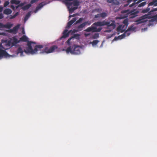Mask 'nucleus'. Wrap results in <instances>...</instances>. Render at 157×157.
I'll use <instances>...</instances> for the list:
<instances>
[{
    "label": "nucleus",
    "mask_w": 157,
    "mask_h": 157,
    "mask_svg": "<svg viewBox=\"0 0 157 157\" xmlns=\"http://www.w3.org/2000/svg\"><path fill=\"white\" fill-rule=\"evenodd\" d=\"M36 43L34 42H28L27 45L25 49L24 50V52L26 53H30L32 54H36L39 51V49L42 48H43V46L42 45H36L34 46V49H33L32 47H34V45Z\"/></svg>",
    "instance_id": "obj_1"
},
{
    "label": "nucleus",
    "mask_w": 157,
    "mask_h": 157,
    "mask_svg": "<svg viewBox=\"0 0 157 157\" xmlns=\"http://www.w3.org/2000/svg\"><path fill=\"white\" fill-rule=\"evenodd\" d=\"M77 0H65V3L68 9L69 13H72L74 10H76L77 6L79 5V2Z\"/></svg>",
    "instance_id": "obj_2"
},
{
    "label": "nucleus",
    "mask_w": 157,
    "mask_h": 157,
    "mask_svg": "<svg viewBox=\"0 0 157 157\" xmlns=\"http://www.w3.org/2000/svg\"><path fill=\"white\" fill-rule=\"evenodd\" d=\"M156 10H157V9H153L149 11L147 14L144 15L140 17L138 20H136L135 21L136 24L138 25L140 23L145 22L147 21V20H145V19L147 18H153L155 20L157 19V18H155L154 17L155 15H154L152 14L154 12L156 11Z\"/></svg>",
    "instance_id": "obj_3"
},
{
    "label": "nucleus",
    "mask_w": 157,
    "mask_h": 157,
    "mask_svg": "<svg viewBox=\"0 0 157 157\" xmlns=\"http://www.w3.org/2000/svg\"><path fill=\"white\" fill-rule=\"evenodd\" d=\"M104 21L102 22L101 21H98L94 23L90 27L84 30V31L89 32L92 31V32H98L101 31L102 28H99L97 29L96 27L93 26L94 25L97 26H101L104 25Z\"/></svg>",
    "instance_id": "obj_4"
},
{
    "label": "nucleus",
    "mask_w": 157,
    "mask_h": 157,
    "mask_svg": "<svg viewBox=\"0 0 157 157\" xmlns=\"http://www.w3.org/2000/svg\"><path fill=\"white\" fill-rule=\"evenodd\" d=\"M67 53H70L72 54H79L80 53L79 46L74 45L71 48V46L68 47L66 50Z\"/></svg>",
    "instance_id": "obj_5"
},
{
    "label": "nucleus",
    "mask_w": 157,
    "mask_h": 157,
    "mask_svg": "<svg viewBox=\"0 0 157 157\" xmlns=\"http://www.w3.org/2000/svg\"><path fill=\"white\" fill-rule=\"evenodd\" d=\"M58 49V47L56 45H53L49 49L48 47H46L44 49L45 52L47 53H49L54 52Z\"/></svg>",
    "instance_id": "obj_6"
},
{
    "label": "nucleus",
    "mask_w": 157,
    "mask_h": 157,
    "mask_svg": "<svg viewBox=\"0 0 157 157\" xmlns=\"http://www.w3.org/2000/svg\"><path fill=\"white\" fill-rule=\"evenodd\" d=\"M3 48L2 44L0 43V56L2 58L3 56L7 57L9 56L8 54L5 51L2 49Z\"/></svg>",
    "instance_id": "obj_7"
},
{
    "label": "nucleus",
    "mask_w": 157,
    "mask_h": 157,
    "mask_svg": "<svg viewBox=\"0 0 157 157\" xmlns=\"http://www.w3.org/2000/svg\"><path fill=\"white\" fill-rule=\"evenodd\" d=\"M90 24L91 23L88 21H86L81 24L77 27L78 30L77 31H81L82 29V28H84L86 25L88 24V25H90Z\"/></svg>",
    "instance_id": "obj_8"
},
{
    "label": "nucleus",
    "mask_w": 157,
    "mask_h": 157,
    "mask_svg": "<svg viewBox=\"0 0 157 157\" xmlns=\"http://www.w3.org/2000/svg\"><path fill=\"white\" fill-rule=\"evenodd\" d=\"M139 13V11L137 10H134L131 11L130 15V18H133L137 16Z\"/></svg>",
    "instance_id": "obj_9"
},
{
    "label": "nucleus",
    "mask_w": 157,
    "mask_h": 157,
    "mask_svg": "<svg viewBox=\"0 0 157 157\" xmlns=\"http://www.w3.org/2000/svg\"><path fill=\"white\" fill-rule=\"evenodd\" d=\"M104 25H106L108 27H111L113 29L114 28L115 26L114 21L111 23L110 22H106L104 21Z\"/></svg>",
    "instance_id": "obj_10"
},
{
    "label": "nucleus",
    "mask_w": 157,
    "mask_h": 157,
    "mask_svg": "<svg viewBox=\"0 0 157 157\" xmlns=\"http://www.w3.org/2000/svg\"><path fill=\"white\" fill-rule=\"evenodd\" d=\"M20 26V25H17L14 27L13 29H10L9 30V32L10 33H13L14 34H16L17 32V30L18 29Z\"/></svg>",
    "instance_id": "obj_11"
},
{
    "label": "nucleus",
    "mask_w": 157,
    "mask_h": 157,
    "mask_svg": "<svg viewBox=\"0 0 157 157\" xmlns=\"http://www.w3.org/2000/svg\"><path fill=\"white\" fill-rule=\"evenodd\" d=\"M71 31V30L70 31L68 32L67 29H65L63 33V35L61 37V38H66L69 35Z\"/></svg>",
    "instance_id": "obj_12"
},
{
    "label": "nucleus",
    "mask_w": 157,
    "mask_h": 157,
    "mask_svg": "<svg viewBox=\"0 0 157 157\" xmlns=\"http://www.w3.org/2000/svg\"><path fill=\"white\" fill-rule=\"evenodd\" d=\"M76 20V17L74 18L72 20L69 21L67 23V28H70L71 25L74 23Z\"/></svg>",
    "instance_id": "obj_13"
},
{
    "label": "nucleus",
    "mask_w": 157,
    "mask_h": 157,
    "mask_svg": "<svg viewBox=\"0 0 157 157\" xmlns=\"http://www.w3.org/2000/svg\"><path fill=\"white\" fill-rule=\"evenodd\" d=\"M117 32L122 33L125 30V29H124V27L122 25H120L117 27Z\"/></svg>",
    "instance_id": "obj_14"
},
{
    "label": "nucleus",
    "mask_w": 157,
    "mask_h": 157,
    "mask_svg": "<svg viewBox=\"0 0 157 157\" xmlns=\"http://www.w3.org/2000/svg\"><path fill=\"white\" fill-rule=\"evenodd\" d=\"M12 39L13 40L12 45H13L17 44L18 43H19L20 41V40H18L15 36H13V37Z\"/></svg>",
    "instance_id": "obj_15"
},
{
    "label": "nucleus",
    "mask_w": 157,
    "mask_h": 157,
    "mask_svg": "<svg viewBox=\"0 0 157 157\" xmlns=\"http://www.w3.org/2000/svg\"><path fill=\"white\" fill-rule=\"evenodd\" d=\"M126 36H125V34H122L119 36L117 37H115L114 38V40H117L119 39H121L124 38Z\"/></svg>",
    "instance_id": "obj_16"
},
{
    "label": "nucleus",
    "mask_w": 157,
    "mask_h": 157,
    "mask_svg": "<svg viewBox=\"0 0 157 157\" xmlns=\"http://www.w3.org/2000/svg\"><path fill=\"white\" fill-rule=\"evenodd\" d=\"M148 6H157V0H153L152 2L149 3Z\"/></svg>",
    "instance_id": "obj_17"
},
{
    "label": "nucleus",
    "mask_w": 157,
    "mask_h": 157,
    "mask_svg": "<svg viewBox=\"0 0 157 157\" xmlns=\"http://www.w3.org/2000/svg\"><path fill=\"white\" fill-rule=\"evenodd\" d=\"M12 11L10 9H5L4 11V13L6 15H8L11 14L12 13Z\"/></svg>",
    "instance_id": "obj_18"
},
{
    "label": "nucleus",
    "mask_w": 157,
    "mask_h": 157,
    "mask_svg": "<svg viewBox=\"0 0 157 157\" xmlns=\"http://www.w3.org/2000/svg\"><path fill=\"white\" fill-rule=\"evenodd\" d=\"M13 25L10 23L8 22L6 24L4 25V28L10 29L13 26Z\"/></svg>",
    "instance_id": "obj_19"
},
{
    "label": "nucleus",
    "mask_w": 157,
    "mask_h": 157,
    "mask_svg": "<svg viewBox=\"0 0 157 157\" xmlns=\"http://www.w3.org/2000/svg\"><path fill=\"white\" fill-rule=\"evenodd\" d=\"M28 38L26 36L24 35L20 39V41L26 42L28 41Z\"/></svg>",
    "instance_id": "obj_20"
},
{
    "label": "nucleus",
    "mask_w": 157,
    "mask_h": 157,
    "mask_svg": "<svg viewBox=\"0 0 157 157\" xmlns=\"http://www.w3.org/2000/svg\"><path fill=\"white\" fill-rule=\"evenodd\" d=\"M31 6V5L30 4H28L24 6H23L22 8V9L23 10L25 11L27 10H28L29 8Z\"/></svg>",
    "instance_id": "obj_21"
},
{
    "label": "nucleus",
    "mask_w": 157,
    "mask_h": 157,
    "mask_svg": "<svg viewBox=\"0 0 157 157\" xmlns=\"http://www.w3.org/2000/svg\"><path fill=\"white\" fill-rule=\"evenodd\" d=\"M136 29V27H134L133 25H131L128 28V31H135Z\"/></svg>",
    "instance_id": "obj_22"
},
{
    "label": "nucleus",
    "mask_w": 157,
    "mask_h": 157,
    "mask_svg": "<svg viewBox=\"0 0 157 157\" xmlns=\"http://www.w3.org/2000/svg\"><path fill=\"white\" fill-rule=\"evenodd\" d=\"M23 51L21 47H19L17 49V54L20 53L21 56H22L23 55Z\"/></svg>",
    "instance_id": "obj_23"
},
{
    "label": "nucleus",
    "mask_w": 157,
    "mask_h": 157,
    "mask_svg": "<svg viewBox=\"0 0 157 157\" xmlns=\"http://www.w3.org/2000/svg\"><path fill=\"white\" fill-rule=\"evenodd\" d=\"M31 16V12H28L27 14L26 15L25 17L24 20V22H26L28 19V18Z\"/></svg>",
    "instance_id": "obj_24"
},
{
    "label": "nucleus",
    "mask_w": 157,
    "mask_h": 157,
    "mask_svg": "<svg viewBox=\"0 0 157 157\" xmlns=\"http://www.w3.org/2000/svg\"><path fill=\"white\" fill-rule=\"evenodd\" d=\"M10 2L12 4L18 5L20 3V1L17 0H11Z\"/></svg>",
    "instance_id": "obj_25"
},
{
    "label": "nucleus",
    "mask_w": 157,
    "mask_h": 157,
    "mask_svg": "<svg viewBox=\"0 0 157 157\" xmlns=\"http://www.w3.org/2000/svg\"><path fill=\"white\" fill-rule=\"evenodd\" d=\"M123 24L124 25L123 26L124 27L125 26V28H126L128 25V21L127 19H124L123 21Z\"/></svg>",
    "instance_id": "obj_26"
},
{
    "label": "nucleus",
    "mask_w": 157,
    "mask_h": 157,
    "mask_svg": "<svg viewBox=\"0 0 157 157\" xmlns=\"http://www.w3.org/2000/svg\"><path fill=\"white\" fill-rule=\"evenodd\" d=\"M99 42V41L97 40H94L93 42H90V44H92L93 46L96 45Z\"/></svg>",
    "instance_id": "obj_27"
},
{
    "label": "nucleus",
    "mask_w": 157,
    "mask_h": 157,
    "mask_svg": "<svg viewBox=\"0 0 157 157\" xmlns=\"http://www.w3.org/2000/svg\"><path fill=\"white\" fill-rule=\"evenodd\" d=\"M150 10V8L149 7L147 8L146 9H144L141 11V13H145L148 12Z\"/></svg>",
    "instance_id": "obj_28"
},
{
    "label": "nucleus",
    "mask_w": 157,
    "mask_h": 157,
    "mask_svg": "<svg viewBox=\"0 0 157 157\" xmlns=\"http://www.w3.org/2000/svg\"><path fill=\"white\" fill-rule=\"evenodd\" d=\"M119 4V2L117 0H113V1L112 4V5H117Z\"/></svg>",
    "instance_id": "obj_29"
},
{
    "label": "nucleus",
    "mask_w": 157,
    "mask_h": 157,
    "mask_svg": "<svg viewBox=\"0 0 157 157\" xmlns=\"http://www.w3.org/2000/svg\"><path fill=\"white\" fill-rule=\"evenodd\" d=\"M80 36V35L78 34H74L73 36L71 37H72V38H76L77 39H78L79 38Z\"/></svg>",
    "instance_id": "obj_30"
},
{
    "label": "nucleus",
    "mask_w": 157,
    "mask_h": 157,
    "mask_svg": "<svg viewBox=\"0 0 157 157\" xmlns=\"http://www.w3.org/2000/svg\"><path fill=\"white\" fill-rule=\"evenodd\" d=\"M18 14H19V12H17L13 16L11 15L10 17V19H13V18H14L15 17L17 16L18 15Z\"/></svg>",
    "instance_id": "obj_31"
},
{
    "label": "nucleus",
    "mask_w": 157,
    "mask_h": 157,
    "mask_svg": "<svg viewBox=\"0 0 157 157\" xmlns=\"http://www.w3.org/2000/svg\"><path fill=\"white\" fill-rule=\"evenodd\" d=\"M99 37V34L98 33L94 34L92 38L94 39H97Z\"/></svg>",
    "instance_id": "obj_32"
},
{
    "label": "nucleus",
    "mask_w": 157,
    "mask_h": 157,
    "mask_svg": "<svg viewBox=\"0 0 157 157\" xmlns=\"http://www.w3.org/2000/svg\"><path fill=\"white\" fill-rule=\"evenodd\" d=\"M132 0H129L128 1V2H131ZM133 1L134 2H136V1H137L138 0H133ZM140 0H139V1H140ZM136 4H137V3H136ZM136 4V3L135 2H134L132 4L130 5H129V7H132L134 6H135V5Z\"/></svg>",
    "instance_id": "obj_33"
},
{
    "label": "nucleus",
    "mask_w": 157,
    "mask_h": 157,
    "mask_svg": "<svg viewBox=\"0 0 157 157\" xmlns=\"http://www.w3.org/2000/svg\"><path fill=\"white\" fill-rule=\"evenodd\" d=\"M146 4V2H143L141 3H140V4H139L138 5V7H142V6H144V5H145Z\"/></svg>",
    "instance_id": "obj_34"
},
{
    "label": "nucleus",
    "mask_w": 157,
    "mask_h": 157,
    "mask_svg": "<svg viewBox=\"0 0 157 157\" xmlns=\"http://www.w3.org/2000/svg\"><path fill=\"white\" fill-rule=\"evenodd\" d=\"M43 6V5L42 3H40L38 6L36 8V10L37 11L40 8L42 7Z\"/></svg>",
    "instance_id": "obj_35"
},
{
    "label": "nucleus",
    "mask_w": 157,
    "mask_h": 157,
    "mask_svg": "<svg viewBox=\"0 0 157 157\" xmlns=\"http://www.w3.org/2000/svg\"><path fill=\"white\" fill-rule=\"evenodd\" d=\"M124 34H125V36H128L130 35V33L129 32V31H128L127 29L126 31L125 32Z\"/></svg>",
    "instance_id": "obj_36"
},
{
    "label": "nucleus",
    "mask_w": 157,
    "mask_h": 157,
    "mask_svg": "<svg viewBox=\"0 0 157 157\" xmlns=\"http://www.w3.org/2000/svg\"><path fill=\"white\" fill-rule=\"evenodd\" d=\"M83 20L82 18H80L78 20H77L75 23V24H77L81 23Z\"/></svg>",
    "instance_id": "obj_37"
},
{
    "label": "nucleus",
    "mask_w": 157,
    "mask_h": 157,
    "mask_svg": "<svg viewBox=\"0 0 157 157\" xmlns=\"http://www.w3.org/2000/svg\"><path fill=\"white\" fill-rule=\"evenodd\" d=\"M101 17H105L106 16V14L105 13H100Z\"/></svg>",
    "instance_id": "obj_38"
},
{
    "label": "nucleus",
    "mask_w": 157,
    "mask_h": 157,
    "mask_svg": "<svg viewBox=\"0 0 157 157\" xmlns=\"http://www.w3.org/2000/svg\"><path fill=\"white\" fill-rule=\"evenodd\" d=\"M9 2L8 1H6L4 4V7H6L9 4Z\"/></svg>",
    "instance_id": "obj_39"
},
{
    "label": "nucleus",
    "mask_w": 157,
    "mask_h": 157,
    "mask_svg": "<svg viewBox=\"0 0 157 157\" xmlns=\"http://www.w3.org/2000/svg\"><path fill=\"white\" fill-rule=\"evenodd\" d=\"M72 39V37H70L69 38L67 41V43L69 45L71 44L70 40Z\"/></svg>",
    "instance_id": "obj_40"
},
{
    "label": "nucleus",
    "mask_w": 157,
    "mask_h": 157,
    "mask_svg": "<svg viewBox=\"0 0 157 157\" xmlns=\"http://www.w3.org/2000/svg\"><path fill=\"white\" fill-rule=\"evenodd\" d=\"M24 4H25L24 3H20V4H19V5H18V6L16 7V9H17L18 7L22 6H23L24 5Z\"/></svg>",
    "instance_id": "obj_41"
},
{
    "label": "nucleus",
    "mask_w": 157,
    "mask_h": 157,
    "mask_svg": "<svg viewBox=\"0 0 157 157\" xmlns=\"http://www.w3.org/2000/svg\"><path fill=\"white\" fill-rule=\"evenodd\" d=\"M4 24L0 22V30H1V29L4 28Z\"/></svg>",
    "instance_id": "obj_42"
},
{
    "label": "nucleus",
    "mask_w": 157,
    "mask_h": 157,
    "mask_svg": "<svg viewBox=\"0 0 157 157\" xmlns=\"http://www.w3.org/2000/svg\"><path fill=\"white\" fill-rule=\"evenodd\" d=\"M37 0H31L30 3L31 4H33L37 1Z\"/></svg>",
    "instance_id": "obj_43"
},
{
    "label": "nucleus",
    "mask_w": 157,
    "mask_h": 157,
    "mask_svg": "<svg viewBox=\"0 0 157 157\" xmlns=\"http://www.w3.org/2000/svg\"><path fill=\"white\" fill-rule=\"evenodd\" d=\"M95 17L96 18H98L101 17L100 14L99 13V14H97V15H96L95 16Z\"/></svg>",
    "instance_id": "obj_44"
},
{
    "label": "nucleus",
    "mask_w": 157,
    "mask_h": 157,
    "mask_svg": "<svg viewBox=\"0 0 157 157\" xmlns=\"http://www.w3.org/2000/svg\"><path fill=\"white\" fill-rule=\"evenodd\" d=\"M113 1V0H107V2L109 3H111L112 4V2Z\"/></svg>",
    "instance_id": "obj_45"
},
{
    "label": "nucleus",
    "mask_w": 157,
    "mask_h": 157,
    "mask_svg": "<svg viewBox=\"0 0 157 157\" xmlns=\"http://www.w3.org/2000/svg\"><path fill=\"white\" fill-rule=\"evenodd\" d=\"M3 17V15L2 13H0V19H2Z\"/></svg>",
    "instance_id": "obj_46"
},
{
    "label": "nucleus",
    "mask_w": 157,
    "mask_h": 157,
    "mask_svg": "<svg viewBox=\"0 0 157 157\" xmlns=\"http://www.w3.org/2000/svg\"><path fill=\"white\" fill-rule=\"evenodd\" d=\"M76 14H74L73 15H70L69 16V17L71 18V17H74L75 16H76Z\"/></svg>",
    "instance_id": "obj_47"
},
{
    "label": "nucleus",
    "mask_w": 157,
    "mask_h": 157,
    "mask_svg": "<svg viewBox=\"0 0 157 157\" xmlns=\"http://www.w3.org/2000/svg\"><path fill=\"white\" fill-rule=\"evenodd\" d=\"M78 30V29L77 28L76 29H74L73 30V32H72L73 33H75V32H78V31H77Z\"/></svg>",
    "instance_id": "obj_48"
},
{
    "label": "nucleus",
    "mask_w": 157,
    "mask_h": 157,
    "mask_svg": "<svg viewBox=\"0 0 157 157\" xmlns=\"http://www.w3.org/2000/svg\"><path fill=\"white\" fill-rule=\"evenodd\" d=\"M90 33H85L84 35L85 37H87V36H89L90 35Z\"/></svg>",
    "instance_id": "obj_49"
},
{
    "label": "nucleus",
    "mask_w": 157,
    "mask_h": 157,
    "mask_svg": "<svg viewBox=\"0 0 157 157\" xmlns=\"http://www.w3.org/2000/svg\"><path fill=\"white\" fill-rule=\"evenodd\" d=\"M3 8L2 7L0 6V12L2 11Z\"/></svg>",
    "instance_id": "obj_50"
},
{
    "label": "nucleus",
    "mask_w": 157,
    "mask_h": 157,
    "mask_svg": "<svg viewBox=\"0 0 157 157\" xmlns=\"http://www.w3.org/2000/svg\"><path fill=\"white\" fill-rule=\"evenodd\" d=\"M5 34V33H1L0 32V35H4Z\"/></svg>",
    "instance_id": "obj_51"
},
{
    "label": "nucleus",
    "mask_w": 157,
    "mask_h": 157,
    "mask_svg": "<svg viewBox=\"0 0 157 157\" xmlns=\"http://www.w3.org/2000/svg\"><path fill=\"white\" fill-rule=\"evenodd\" d=\"M156 9H157V8H156ZM156 11H157V10H156ZM154 17H155V18H157V14L155 15Z\"/></svg>",
    "instance_id": "obj_52"
},
{
    "label": "nucleus",
    "mask_w": 157,
    "mask_h": 157,
    "mask_svg": "<svg viewBox=\"0 0 157 157\" xmlns=\"http://www.w3.org/2000/svg\"><path fill=\"white\" fill-rule=\"evenodd\" d=\"M11 7L13 8V9H14V6L13 5H11Z\"/></svg>",
    "instance_id": "obj_53"
},
{
    "label": "nucleus",
    "mask_w": 157,
    "mask_h": 157,
    "mask_svg": "<svg viewBox=\"0 0 157 157\" xmlns=\"http://www.w3.org/2000/svg\"><path fill=\"white\" fill-rule=\"evenodd\" d=\"M22 33L23 34H25V32L24 30H23L22 31Z\"/></svg>",
    "instance_id": "obj_54"
},
{
    "label": "nucleus",
    "mask_w": 157,
    "mask_h": 157,
    "mask_svg": "<svg viewBox=\"0 0 157 157\" xmlns=\"http://www.w3.org/2000/svg\"><path fill=\"white\" fill-rule=\"evenodd\" d=\"M110 31H106V32H110Z\"/></svg>",
    "instance_id": "obj_55"
},
{
    "label": "nucleus",
    "mask_w": 157,
    "mask_h": 157,
    "mask_svg": "<svg viewBox=\"0 0 157 157\" xmlns=\"http://www.w3.org/2000/svg\"><path fill=\"white\" fill-rule=\"evenodd\" d=\"M2 58L0 56V59Z\"/></svg>",
    "instance_id": "obj_56"
},
{
    "label": "nucleus",
    "mask_w": 157,
    "mask_h": 157,
    "mask_svg": "<svg viewBox=\"0 0 157 157\" xmlns=\"http://www.w3.org/2000/svg\"><path fill=\"white\" fill-rule=\"evenodd\" d=\"M1 3V1L0 0V4Z\"/></svg>",
    "instance_id": "obj_57"
}]
</instances>
